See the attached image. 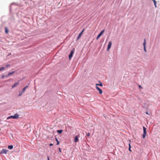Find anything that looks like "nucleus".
I'll list each match as a JSON object with an SVG mask.
<instances>
[{
  "label": "nucleus",
  "mask_w": 160,
  "mask_h": 160,
  "mask_svg": "<svg viewBox=\"0 0 160 160\" xmlns=\"http://www.w3.org/2000/svg\"><path fill=\"white\" fill-rule=\"evenodd\" d=\"M19 115L17 114H15L14 116H10L7 118V119H9L11 118L16 119L19 118Z\"/></svg>",
  "instance_id": "f257e3e1"
},
{
  "label": "nucleus",
  "mask_w": 160,
  "mask_h": 160,
  "mask_svg": "<svg viewBox=\"0 0 160 160\" xmlns=\"http://www.w3.org/2000/svg\"><path fill=\"white\" fill-rule=\"evenodd\" d=\"M143 133L142 135V137L143 138H144L146 134V128L144 127H143Z\"/></svg>",
  "instance_id": "f03ea898"
},
{
  "label": "nucleus",
  "mask_w": 160,
  "mask_h": 160,
  "mask_svg": "<svg viewBox=\"0 0 160 160\" xmlns=\"http://www.w3.org/2000/svg\"><path fill=\"white\" fill-rule=\"evenodd\" d=\"M84 30H85L84 28L82 30V32L79 33V34L78 36V37L77 38V41L80 38H81V36H82V34H83V32L84 31Z\"/></svg>",
  "instance_id": "7ed1b4c3"
},
{
  "label": "nucleus",
  "mask_w": 160,
  "mask_h": 160,
  "mask_svg": "<svg viewBox=\"0 0 160 160\" xmlns=\"http://www.w3.org/2000/svg\"><path fill=\"white\" fill-rule=\"evenodd\" d=\"M104 32V30H102L101 32L97 36L96 39L97 40L98 39V38L100 37L102 35V34L103 33V32Z\"/></svg>",
  "instance_id": "20e7f679"
},
{
  "label": "nucleus",
  "mask_w": 160,
  "mask_h": 160,
  "mask_svg": "<svg viewBox=\"0 0 160 160\" xmlns=\"http://www.w3.org/2000/svg\"><path fill=\"white\" fill-rule=\"evenodd\" d=\"M112 43L111 41H110L109 42V43H108V46L107 49V51H108L109 50V49L111 47V46H112Z\"/></svg>",
  "instance_id": "39448f33"
},
{
  "label": "nucleus",
  "mask_w": 160,
  "mask_h": 160,
  "mask_svg": "<svg viewBox=\"0 0 160 160\" xmlns=\"http://www.w3.org/2000/svg\"><path fill=\"white\" fill-rule=\"evenodd\" d=\"M8 152V150L5 149H2L0 152V154H6Z\"/></svg>",
  "instance_id": "423d86ee"
},
{
  "label": "nucleus",
  "mask_w": 160,
  "mask_h": 160,
  "mask_svg": "<svg viewBox=\"0 0 160 160\" xmlns=\"http://www.w3.org/2000/svg\"><path fill=\"white\" fill-rule=\"evenodd\" d=\"M144 42L143 43V47H144V51H145V52H147V50H146V41L145 39H144Z\"/></svg>",
  "instance_id": "0eeeda50"
},
{
  "label": "nucleus",
  "mask_w": 160,
  "mask_h": 160,
  "mask_svg": "<svg viewBox=\"0 0 160 160\" xmlns=\"http://www.w3.org/2000/svg\"><path fill=\"white\" fill-rule=\"evenodd\" d=\"M19 83V81L16 82L14 83V85L12 86V88H14L16 87L17 85H18Z\"/></svg>",
  "instance_id": "6e6552de"
},
{
  "label": "nucleus",
  "mask_w": 160,
  "mask_h": 160,
  "mask_svg": "<svg viewBox=\"0 0 160 160\" xmlns=\"http://www.w3.org/2000/svg\"><path fill=\"white\" fill-rule=\"evenodd\" d=\"M73 53H74L73 51L72 50L71 51L70 53V54L69 55V59H70L72 57V55H73Z\"/></svg>",
  "instance_id": "1a4fd4ad"
},
{
  "label": "nucleus",
  "mask_w": 160,
  "mask_h": 160,
  "mask_svg": "<svg viewBox=\"0 0 160 160\" xmlns=\"http://www.w3.org/2000/svg\"><path fill=\"white\" fill-rule=\"evenodd\" d=\"M96 88L99 91V93L101 94L102 93V92L101 89L99 88L98 86L96 87Z\"/></svg>",
  "instance_id": "9d476101"
},
{
  "label": "nucleus",
  "mask_w": 160,
  "mask_h": 160,
  "mask_svg": "<svg viewBox=\"0 0 160 160\" xmlns=\"http://www.w3.org/2000/svg\"><path fill=\"white\" fill-rule=\"evenodd\" d=\"M15 72V71H13L12 72H9L8 74V75L7 76H6V77H8L9 76L13 74Z\"/></svg>",
  "instance_id": "9b49d317"
},
{
  "label": "nucleus",
  "mask_w": 160,
  "mask_h": 160,
  "mask_svg": "<svg viewBox=\"0 0 160 160\" xmlns=\"http://www.w3.org/2000/svg\"><path fill=\"white\" fill-rule=\"evenodd\" d=\"M78 136H77L75 137V138H74V142H77L78 141Z\"/></svg>",
  "instance_id": "f8f14e48"
},
{
  "label": "nucleus",
  "mask_w": 160,
  "mask_h": 160,
  "mask_svg": "<svg viewBox=\"0 0 160 160\" xmlns=\"http://www.w3.org/2000/svg\"><path fill=\"white\" fill-rule=\"evenodd\" d=\"M96 85L97 86H102V83L100 82H99V84H96Z\"/></svg>",
  "instance_id": "ddd939ff"
},
{
  "label": "nucleus",
  "mask_w": 160,
  "mask_h": 160,
  "mask_svg": "<svg viewBox=\"0 0 160 160\" xmlns=\"http://www.w3.org/2000/svg\"><path fill=\"white\" fill-rule=\"evenodd\" d=\"M13 148V146L12 145H9L8 146V149H12Z\"/></svg>",
  "instance_id": "4468645a"
},
{
  "label": "nucleus",
  "mask_w": 160,
  "mask_h": 160,
  "mask_svg": "<svg viewBox=\"0 0 160 160\" xmlns=\"http://www.w3.org/2000/svg\"><path fill=\"white\" fill-rule=\"evenodd\" d=\"M5 32L6 33H7L8 32V29L6 27L5 28Z\"/></svg>",
  "instance_id": "2eb2a0df"
},
{
  "label": "nucleus",
  "mask_w": 160,
  "mask_h": 160,
  "mask_svg": "<svg viewBox=\"0 0 160 160\" xmlns=\"http://www.w3.org/2000/svg\"><path fill=\"white\" fill-rule=\"evenodd\" d=\"M57 132L59 134H61L62 133V130H58L57 131Z\"/></svg>",
  "instance_id": "dca6fc26"
},
{
  "label": "nucleus",
  "mask_w": 160,
  "mask_h": 160,
  "mask_svg": "<svg viewBox=\"0 0 160 160\" xmlns=\"http://www.w3.org/2000/svg\"><path fill=\"white\" fill-rule=\"evenodd\" d=\"M152 1L154 2V5H155V8H156L157 7V5H156V1L155 0H152Z\"/></svg>",
  "instance_id": "f3484780"
},
{
  "label": "nucleus",
  "mask_w": 160,
  "mask_h": 160,
  "mask_svg": "<svg viewBox=\"0 0 160 160\" xmlns=\"http://www.w3.org/2000/svg\"><path fill=\"white\" fill-rule=\"evenodd\" d=\"M5 69V68L4 67H2L0 68V71H2L4 70Z\"/></svg>",
  "instance_id": "a211bd4d"
},
{
  "label": "nucleus",
  "mask_w": 160,
  "mask_h": 160,
  "mask_svg": "<svg viewBox=\"0 0 160 160\" xmlns=\"http://www.w3.org/2000/svg\"><path fill=\"white\" fill-rule=\"evenodd\" d=\"M55 139L57 142V145H58L59 144V141H58V139H57V138H56Z\"/></svg>",
  "instance_id": "6ab92c4d"
},
{
  "label": "nucleus",
  "mask_w": 160,
  "mask_h": 160,
  "mask_svg": "<svg viewBox=\"0 0 160 160\" xmlns=\"http://www.w3.org/2000/svg\"><path fill=\"white\" fill-rule=\"evenodd\" d=\"M23 93V92L22 91H21V92H19V94H18V96H21L22 94Z\"/></svg>",
  "instance_id": "aec40b11"
},
{
  "label": "nucleus",
  "mask_w": 160,
  "mask_h": 160,
  "mask_svg": "<svg viewBox=\"0 0 160 160\" xmlns=\"http://www.w3.org/2000/svg\"><path fill=\"white\" fill-rule=\"evenodd\" d=\"M26 88H24L22 90V92H24L26 90Z\"/></svg>",
  "instance_id": "412c9836"
},
{
  "label": "nucleus",
  "mask_w": 160,
  "mask_h": 160,
  "mask_svg": "<svg viewBox=\"0 0 160 160\" xmlns=\"http://www.w3.org/2000/svg\"><path fill=\"white\" fill-rule=\"evenodd\" d=\"M10 65L9 64H8L6 65V68H8L10 66Z\"/></svg>",
  "instance_id": "4be33fe9"
},
{
  "label": "nucleus",
  "mask_w": 160,
  "mask_h": 160,
  "mask_svg": "<svg viewBox=\"0 0 160 160\" xmlns=\"http://www.w3.org/2000/svg\"><path fill=\"white\" fill-rule=\"evenodd\" d=\"M90 135V133H88L87 134V136L88 137H89Z\"/></svg>",
  "instance_id": "5701e85b"
},
{
  "label": "nucleus",
  "mask_w": 160,
  "mask_h": 160,
  "mask_svg": "<svg viewBox=\"0 0 160 160\" xmlns=\"http://www.w3.org/2000/svg\"><path fill=\"white\" fill-rule=\"evenodd\" d=\"M139 87L140 88H142V87L141 86H140V85L139 86Z\"/></svg>",
  "instance_id": "b1692460"
},
{
  "label": "nucleus",
  "mask_w": 160,
  "mask_h": 160,
  "mask_svg": "<svg viewBox=\"0 0 160 160\" xmlns=\"http://www.w3.org/2000/svg\"><path fill=\"white\" fill-rule=\"evenodd\" d=\"M5 77V76H4V75H2V77H1V78H4Z\"/></svg>",
  "instance_id": "393cba45"
},
{
  "label": "nucleus",
  "mask_w": 160,
  "mask_h": 160,
  "mask_svg": "<svg viewBox=\"0 0 160 160\" xmlns=\"http://www.w3.org/2000/svg\"><path fill=\"white\" fill-rule=\"evenodd\" d=\"M129 148H131V146L130 143L129 144Z\"/></svg>",
  "instance_id": "a878e982"
},
{
  "label": "nucleus",
  "mask_w": 160,
  "mask_h": 160,
  "mask_svg": "<svg viewBox=\"0 0 160 160\" xmlns=\"http://www.w3.org/2000/svg\"><path fill=\"white\" fill-rule=\"evenodd\" d=\"M129 148H131V146L130 143L129 144Z\"/></svg>",
  "instance_id": "bb28decb"
},
{
  "label": "nucleus",
  "mask_w": 160,
  "mask_h": 160,
  "mask_svg": "<svg viewBox=\"0 0 160 160\" xmlns=\"http://www.w3.org/2000/svg\"><path fill=\"white\" fill-rule=\"evenodd\" d=\"M53 144L52 143H50L49 144V145L51 146H52L53 145Z\"/></svg>",
  "instance_id": "cd10ccee"
},
{
  "label": "nucleus",
  "mask_w": 160,
  "mask_h": 160,
  "mask_svg": "<svg viewBox=\"0 0 160 160\" xmlns=\"http://www.w3.org/2000/svg\"><path fill=\"white\" fill-rule=\"evenodd\" d=\"M146 114H148V115H150V114H149V113H148V112H146Z\"/></svg>",
  "instance_id": "c85d7f7f"
},
{
  "label": "nucleus",
  "mask_w": 160,
  "mask_h": 160,
  "mask_svg": "<svg viewBox=\"0 0 160 160\" xmlns=\"http://www.w3.org/2000/svg\"><path fill=\"white\" fill-rule=\"evenodd\" d=\"M28 87V86H27L26 87H25L24 88H25L26 89Z\"/></svg>",
  "instance_id": "c756f323"
},
{
  "label": "nucleus",
  "mask_w": 160,
  "mask_h": 160,
  "mask_svg": "<svg viewBox=\"0 0 160 160\" xmlns=\"http://www.w3.org/2000/svg\"><path fill=\"white\" fill-rule=\"evenodd\" d=\"M129 150L130 151H131V148H129Z\"/></svg>",
  "instance_id": "7c9ffc66"
},
{
  "label": "nucleus",
  "mask_w": 160,
  "mask_h": 160,
  "mask_svg": "<svg viewBox=\"0 0 160 160\" xmlns=\"http://www.w3.org/2000/svg\"><path fill=\"white\" fill-rule=\"evenodd\" d=\"M59 152H61V149H60V148H59Z\"/></svg>",
  "instance_id": "2f4dec72"
},
{
  "label": "nucleus",
  "mask_w": 160,
  "mask_h": 160,
  "mask_svg": "<svg viewBox=\"0 0 160 160\" xmlns=\"http://www.w3.org/2000/svg\"><path fill=\"white\" fill-rule=\"evenodd\" d=\"M48 160H49V157H48Z\"/></svg>",
  "instance_id": "473e14b6"
}]
</instances>
